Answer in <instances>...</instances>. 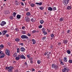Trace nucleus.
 Masks as SVG:
<instances>
[{"label": "nucleus", "instance_id": "1", "mask_svg": "<svg viewBox=\"0 0 72 72\" xmlns=\"http://www.w3.org/2000/svg\"><path fill=\"white\" fill-rule=\"evenodd\" d=\"M64 68L62 69V72H68L69 71V69L66 65H64Z\"/></svg>", "mask_w": 72, "mask_h": 72}, {"label": "nucleus", "instance_id": "2", "mask_svg": "<svg viewBox=\"0 0 72 72\" xmlns=\"http://www.w3.org/2000/svg\"><path fill=\"white\" fill-rule=\"evenodd\" d=\"M51 67L52 68H54V69H55V70H58V69L59 67L55 65V64L53 63L51 64Z\"/></svg>", "mask_w": 72, "mask_h": 72}, {"label": "nucleus", "instance_id": "3", "mask_svg": "<svg viewBox=\"0 0 72 72\" xmlns=\"http://www.w3.org/2000/svg\"><path fill=\"white\" fill-rule=\"evenodd\" d=\"M69 0H63L62 3L64 5H67L68 4Z\"/></svg>", "mask_w": 72, "mask_h": 72}, {"label": "nucleus", "instance_id": "4", "mask_svg": "<svg viewBox=\"0 0 72 72\" xmlns=\"http://www.w3.org/2000/svg\"><path fill=\"white\" fill-rule=\"evenodd\" d=\"M5 53L7 55L10 56V50L9 49H6L5 50Z\"/></svg>", "mask_w": 72, "mask_h": 72}, {"label": "nucleus", "instance_id": "5", "mask_svg": "<svg viewBox=\"0 0 72 72\" xmlns=\"http://www.w3.org/2000/svg\"><path fill=\"white\" fill-rule=\"evenodd\" d=\"M21 38L22 39H26L28 40V37L26 35H23L21 36Z\"/></svg>", "mask_w": 72, "mask_h": 72}, {"label": "nucleus", "instance_id": "6", "mask_svg": "<svg viewBox=\"0 0 72 72\" xmlns=\"http://www.w3.org/2000/svg\"><path fill=\"white\" fill-rule=\"evenodd\" d=\"M6 22L3 21L2 22H1L0 24V25L1 26H4V25L6 24Z\"/></svg>", "mask_w": 72, "mask_h": 72}, {"label": "nucleus", "instance_id": "7", "mask_svg": "<svg viewBox=\"0 0 72 72\" xmlns=\"http://www.w3.org/2000/svg\"><path fill=\"white\" fill-rule=\"evenodd\" d=\"M19 57H20V59H26V57H25L24 55L23 54L21 55H19Z\"/></svg>", "mask_w": 72, "mask_h": 72}, {"label": "nucleus", "instance_id": "8", "mask_svg": "<svg viewBox=\"0 0 72 72\" xmlns=\"http://www.w3.org/2000/svg\"><path fill=\"white\" fill-rule=\"evenodd\" d=\"M7 30H4L2 32V35L4 36V35H5L6 34V33H7Z\"/></svg>", "mask_w": 72, "mask_h": 72}, {"label": "nucleus", "instance_id": "9", "mask_svg": "<svg viewBox=\"0 0 72 72\" xmlns=\"http://www.w3.org/2000/svg\"><path fill=\"white\" fill-rule=\"evenodd\" d=\"M13 69V66L9 67V70H8V72H12V69Z\"/></svg>", "mask_w": 72, "mask_h": 72}, {"label": "nucleus", "instance_id": "10", "mask_svg": "<svg viewBox=\"0 0 72 72\" xmlns=\"http://www.w3.org/2000/svg\"><path fill=\"white\" fill-rule=\"evenodd\" d=\"M32 42H33L32 44L33 45H35V44L36 43V41L34 39H32Z\"/></svg>", "mask_w": 72, "mask_h": 72}, {"label": "nucleus", "instance_id": "11", "mask_svg": "<svg viewBox=\"0 0 72 72\" xmlns=\"http://www.w3.org/2000/svg\"><path fill=\"white\" fill-rule=\"evenodd\" d=\"M20 50H21V51H24V50H25V48H24L23 47H21L20 48Z\"/></svg>", "mask_w": 72, "mask_h": 72}, {"label": "nucleus", "instance_id": "12", "mask_svg": "<svg viewBox=\"0 0 72 72\" xmlns=\"http://www.w3.org/2000/svg\"><path fill=\"white\" fill-rule=\"evenodd\" d=\"M48 10L50 11H52L53 10V8L51 7H49L48 8Z\"/></svg>", "mask_w": 72, "mask_h": 72}, {"label": "nucleus", "instance_id": "13", "mask_svg": "<svg viewBox=\"0 0 72 72\" xmlns=\"http://www.w3.org/2000/svg\"><path fill=\"white\" fill-rule=\"evenodd\" d=\"M19 55H18V56L17 57H16L15 58V59L17 60H19V59H21L19 57Z\"/></svg>", "mask_w": 72, "mask_h": 72}, {"label": "nucleus", "instance_id": "14", "mask_svg": "<svg viewBox=\"0 0 72 72\" xmlns=\"http://www.w3.org/2000/svg\"><path fill=\"white\" fill-rule=\"evenodd\" d=\"M42 4V2H40V3H36L35 4L36 5H41Z\"/></svg>", "mask_w": 72, "mask_h": 72}, {"label": "nucleus", "instance_id": "15", "mask_svg": "<svg viewBox=\"0 0 72 72\" xmlns=\"http://www.w3.org/2000/svg\"><path fill=\"white\" fill-rule=\"evenodd\" d=\"M63 60L64 62H67V58L66 57H65L64 58Z\"/></svg>", "mask_w": 72, "mask_h": 72}, {"label": "nucleus", "instance_id": "16", "mask_svg": "<svg viewBox=\"0 0 72 72\" xmlns=\"http://www.w3.org/2000/svg\"><path fill=\"white\" fill-rule=\"evenodd\" d=\"M21 15H20L18 14L17 16V19H20Z\"/></svg>", "mask_w": 72, "mask_h": 72}, {"label": "nucleus", "instance_id": "17", "mask_svg": "<svg viewBox=\"0 0 72 72\" xmlns=\"http://www.w3.org/2000/svg\"><path fill=\"white\" fill-rule=\"evenodd\" d=\"M25 20L26 22H29V21H30V19L28 17H26L25 18Z\"/></svg>", "mask_w": 72, "mask_h": 72}, {"label": "nucleus", "instance_id": "18", "mask_svg": "<svg viewBox=\"0 0 72 72\" xmlns=\"http://www.w3.org/2000/svg\"><path fill=\"white\" fill-rule=\"evenodd\" d=\"M5 14H9L10 12L8 10L7 11H5L4 12Z\"/></svg>", "mask_w": 72, "mask_h": 72}, {"label": "nucleus", "instance_id": "19", "mask_svg": "<svg viewBox=\"0 0 72 72\" xmlns=\"http://www.w3.org/2000/svg\"><path fill=\"white\" fill-rule=\"evenodd\" d=\"M68 42V41H67V40L66 39L64 40V41H63V42L65 44H66Z\"/></svg>", "mask_w": 72, "mask_h": 72}, {"label": "nucleus", "instance_id": "20", "mask_svg": "<svg viewBox=\"0 0 72 72\" xmlns=\"http://www.w3.org/2000/svg\"><path fill=\"white\" fill-rule=\"evenodd\" d=\"M66 52L68 54H71V51L69 50H68L66 51Z\"/></svg>", "mask_w": 72, "mask_h": 72}, {"label": "nucleus", "instance_id": "21", "mask_svg": "<svg viewBox=\"0 0 72 72\" xmlns=\"http://www.w3.org/2000/svg\"><path fill=\"white\" fill-rule=\"evenodd\" d=\"M31 15V13H30V12H28L26 14V15H27V16H30V15Z\"/></svg>", "mask_w": 72, "mask_h": 72}, {"label": "nucleus", "instance_id": "22", "mask_svg": "<svg viewBox=\"0 0 72 72\" xmlns=\"http://www.w3.org/2000/svg\"><path fill=\"white\" fill-rule=\"evenodd\" d=\"M59 20L60 21L63 22V17H61L60 19Z\"/></svg>", "mask_w": 72, "mask_h": 72}, {"label": "nucleus", "instance_id": "23", "mask_svg": "<svg viewBox=\"0 0 72 72\" xmlns=\"http://www.w3.org/2000/svg\"><path fill=\"white\" fill-rule=\"evenodd\" d=\"M67 9L68 10H70V9H71V6H68L67 7Z\"/></svg>", "mask_w": 72, "mask_h": 72}, {"label": "nucleus", "instance_id": "24", "mask_svg": "<svg viewBox=\"0 0 72 72\" xmlns=\"http://www.w3.org/2000/svg\"><path fill=\"white\" fill-rule=\"evenodd\" d=\"M20 40L18 38H16L15 39V41H17V42H19Z\"/></svg>", "mask_w": 72, "mask_h": 72}, {"label": "nucleus", "instance_id": "25", "mask_svg": "<svg viewBox=\"0 0 72 72\" xmlns=\"http://www.w3.org/2000/svg\"><path fill=\"white\" fill-rule=\"evenodd\" d=\"M44 22V20H42L40 21V23L41 24H43Z\"/></svg>", "mask_w": 72, "mask_h": 72}, {"label": "nucleus", "instance_id": "26", "mask_svg": "<svg viewBox=\"0 0 72 72\" xmlns=\"http://www.w3.org/2000/svg\"><path fill=\"white\" fill-rule=\"evenodd\" d=\"M13 14L14 17H15L16 14H17V13L15 12H14L13 13Z\"/></svg>", "mask_w": 72, "mask_h": 72}, {"label": "nucleus", "instance_id": "27", "mask_svg": "<svg viewBox=\"0 0 72 72\" xmlns=\"http://www.w3.org/2000/svg\"><path fill=\"white\" fill-rule=\"evenodd\" d=\"M13 55L14 57H16L17 56V54L16 53H15L13 54Z\"/></svg>", "mask_w": 72, "mask_h": 72}, {"label": "nucleus", "instance_id": "28", "mask_svg": "<svg viewBox=\"0 0 72 72\" xmlns=\"http://www.w3.org/2000/svg\"><path fill=\"white\" fill-rule=\"evenodd\" d=\"M39 9L40 10H44V7L43 6H42L40 7Z\"/></svg>", "mask_w": 72, "mask_h": 72}, {"label": "nucleus", "instance_id": "29", "mask_svg": "<svg viewBox=\"0 0 72 72\" xmlns=\"http://www.w3.org/2000/svg\"><path fill=\"white\" fill-rule=\"evenodd\" d=\"M3 55L1 56V58H4V57H5V54H2Z\"/></svg>", "mask_w": 72, "mask_h": 72}, {"label": "nucleus", "instance_id": "30", "mask_svg": "<svg viewBox=\"0 0 72 72\" xmlns=\"http://www.w3.org/2000/svg\"><path fill=\"white\" fill-rule=\"evenodd\" d=\"M43 33H44V35H47V32H45V31H43L42 32Z\"/></svg>", "mask_w": 72, "mask_h": 72}, {"label": "nucleus", "instance_id": "31", "mask_svg": "<svg viewBox=\"0 0 72 72\" xmlns=\"http://www.w3.org/2000/svg\"><path fill=\"white\" fill-rule=\"evenodd\" d=\"M52 9V10L53 11H55V10H57V8H56V7H54Z\"/></svg>", "mask_w": 72, "mask_h": 72}, {"label": "nucleus", "instance_id": "32", "mask_svg": "<svg viewBox=\"0 0 72 72\" xmlns=\"http://www.w3.org/2000/svg\"><path fill=\"white\" fill-rule=\"evenodd\" d=\"M41 63V61L39 60H38L37 61V63L38 64H40Z\"/></svg>", "mask_w": 72, "mask_h": 72}, {"label": "nucleus", "instance_id": "33", "mask_svg": "<svg viewBox=\"0 0 72 72\" xmlns=\"http://www.w3.org/2000/svg\"><path fill=\"white\" fill-rule=\"evenodd\" d=\"M30 6L32 7H34L35 6V4L32 3L31 4Z\"/></svg>", "mask_w": 72, "mask_h": 72}, {"label": "nucleus", "instance_id": "34", "mask_svg": "<svg viewBox=\"0 0 72 72\" xmlns=\"http://www.w3.org/2000/svg\"><path fill=\"white\" fill-rule=\"evenodd\" d=\"M68 62L69 63H72V60L69 59Z\"/></svg>", "mask_w": 72, "mask_h": 72}, {"label": "nucleus", "instance_id": "35", "mask_svg": "<svg viewBox=\"0 0 72 72\" xmlns=\"http://www.w3.org/2000/svg\"><path fill=\"white\" fill-rule=\"evenodd\" d=\"M60 64L61 65H63L64 64V63L62 61V60H60Z\"/></svg>", "mask_w": 72, "mask_h": 72}, {"label": "nucleus", "instance_id": "36", "mask_svg": "<svg viewBox=\"0 0 72 72\" xmlns=\"http://www.w3.org/2000/svg\"><path fill=\"white\" fill-rule=\"evenodd\" d=\"M50 36L51 37H54V35L53 33H52L51 34Z\"/></svg>", "mask_w": 72, "mask_h": 72}, {"label": "nucleus", "instance_id": "37", "mask_svg": "<svg viewBox=\"0 0 72 72\" xmlns=\"http://www.w3.org/2000/svg\"><path fill=\"white\" fill-rule=\"evenodd\" d=\"M0 46L1 48H4V46L3 44H1Z\"/></svg>", "mask_w": 72, "mask_h": 72}, {"label": "nucleus", "instance_id": "38", "mask_svg": "<svg viewBox=\"0 0 72 72\" xmlns=\"http://www.w3.org/2000/svg\"><path fill=\"white\" fill-rule=\"evenodd\" d=\"M15 3L16 4H17V5H18V4H19V2H18L17 1H15Z\"/></svg>", "mask_w": 72, "mask_h": 72}, {"label": "nucleus", "instance_id": "39", "mask_svg": "<svg viewBox=\"0 0 72 72\" xmlns=\"http://www.w3.org/2000/svg\"><path fill=\"white\" fill-rule=\"evenodd\" d=\"M46 39V37H43L42 38V41H44V40H45V39Z\"/></svg>", "mask_w": 72, "mask_h": 72}, {"label": "nucleus", "instance_id": "40", "mask_svg": "<svg viewBox=\"0 0 72 72\" xmlns=\"http://www.w3.org/2000/svg\"><path fill=\"white\" fill-rule=\"evenodd\" d=\"M42 27V26L41 25H40L39 26V28H41Z\"/></svg>", "mask_w": 72, "mask_h": 72}, {"label": "nucleus", "instance_id": "41", "mask_svg": "<svg viewBox=\"0 0 72 72\" xmlns=\"http://www.w3.org/2000/svg\"><path fill=\"white\" fill-rule=\"evenodd\" d=\"M3 53H4V52H3V51H1L0 52V54L1 55H3V54H4Z\"/></svg>", "mask_w": 72, "mask_h": 72}, {"label": "nucleus", "instance_id": "42", "mask_svg": "<svg viewBox=\"0 0 72 72\" xmlns=\"http://www.w3.org/2000/svg\"><path fill=\"white\" fill-rule=\"evenodd\" d=\"M5 36L7 37H9V35L8 34H6L5 35Z\"/></svg>", "mask_w": 72, "mask_h": 72}, {"label": "nucleus", "instance_id": "43", "mask_svg": "<svg viewBox=\"0 0 72 72\" xmlns=\"http://www.w3.org/2000/svg\"><path fill=\"white\" fill-rule=\"evenodd\" d=\"M27 57L28 58H30V55L29 54H28L27 55Z\"/></svg>", "mask_w": 72, "mask_h": 72}, {"label": "nucleus", "instance_id": "44", "mask_svg": "<svg viewBox=\"0 0 72 72\" xmlns=\"http://www.w3.org/2000/svg\"><path fill=\"white\" fill-rule=\"evenodd\" d=\"M42 31H46V29L45 28H43L42 29Z\"/></svg>", "mask_w": 72, "mask_h": 72}, {"label": "nucleus", "instance_id": "45", "mask_svg": "<svg viewBox=\"0 0 72 72\" xmlns=\"http://www.w3.org/2000/svg\"><path fill=\"white\" fill-rule=\"evenodd\" d=\"M19 48H17V53H19Z\"/></svg>", "mask_w": 72, "mask_h": 72}, {"label": "nucleus", "instance_id": "46", "mask_svg": "<svg viewBox=\"0 0 72 72\" xmlns=\"http://www.w3.org/2000/svg\"><path fill=\"white\" fill-rule=\"evenodd\" d=\"M10 19L12 20L13 19V17L12 16H11L10 17Z\"/></svg>", "mask_w": 72, "mask_h": 72}, {"label": "nucleus", "instance_id": "47", "mask_svg": "<svg viewBox=\"0 0 72 72\" xmlns=\"http://www.w3.org/2000/svg\"><path fill=\"white\" fill-rule=\"evenodd\" d=\"M28 36H30L31 35V34L30 33H28L27 34Z\"/></svg>", "mask_w": 72, "mask_h": 72}, {"label": "nucleus", "instance_id": "48", "mask_svg": "<svg viewBox=\"0 0 72 72\" xmlns=\"http://www.w3.org/2000/svg\"><path fill=\"white\" fill-rule=\"evenodd\" d=\"M36 32V30H33L32 32V33H35Z\"/></svg>", "mask_w": 72, "mask_h": 72}, {"label": "nucleus", "instance_id": "49", "mask_svg": "<svg viewBox=\"0 0 72 72\" xmlns=\"http://www.w3.org/2000/svg\"><path fill=\"white\" fill-rule=\"evenodd\" d=\"M31 21L32 22H35V21L33 20V18H32L31 19Z\"/></svg>", "mask_w": 72, "mask_h": 72}, {"label": "nucleus", "instance_id": "50", "mask_svg": "<svg viewBox=\"0 0 72 72\" xmlns=\"http://www.w3.org/2000/svg\"><path fill=\"white\" fill-rule=\"evenodd\" d=\"M24 44L23 43H20V45H21V46H23V45Z\"/></svg>", "mask_w": 72, "mask_h": 72}, {"label": "nucleus", "instance_id": "51", "mask_svg": "<svg viewBox=\"0 0 72 72\" xmlns=\"http://www.w3.org/2000/svg\"><path fill=\"white\" fill-rule=\"evenodd\" d=\"M30 62L31 63H32H32H33V61H32V60H30Z\"/></svg>", "mask_w": 72, "mask_h": 72}, {"label": "nucleus", "instance_id": "52", "mask_svg": "<svg viewBox=\"0 0 72 72\" xmlns=\"http://www.w3.org/2000/svg\"><path fill=\"white\" fill-rule=\"evenodd\" d=\"M6 69H9V67H6Z\"/></svg>", "mask_w": 72, "mask_h": 72}, {"label": "nucleus", "instance_id": "53", "mask_svg": "<svg viewBox=\"0 0 72 72\" xmlns=\"http://www.w3.org/2000/svg\"><path fill=\"white\" fill-rule=\"evenodd\" d=\"M22 34H26V32L24 31H23L22 32Z\"/></svg>", "mask_w": 72, "mask_h": 72}, {"label": "nucleus", "instance_id": "54", "mask_svg": "<svg viewBox=\"0 0 72 72\" xmlns=\"http://www.w3.org/2000/svg\"><path fill=\"white\" fill-rule=\"evenodd\" d=\"M70 32V30H68L67 31V33H69Z\"/></svg>", "mask_w": 72, "mask_h": 72}, {"label": "nucleus", "instance_id": "55", "mask_svg": "<svg viewBox=\"0 0 72 72\" xmlns=\"http://www.w3.org/2000/svg\"><path fill=\"white\" fill-rule=\"evenodd\" d=\"M15 31H19V29L18 28H16L15 29Z\"/></svg>", "mask_w": 72, "mask_h": 72}, {"label": "nucleus", "instance_id": "56", "mask_svg": "<svg viewBox=\"0 0 72 72\" xmlns=\"http://www.w3.org/2000/svg\"><path fill=\"white\" fill-rule=\"evenodd\" d=\"M24 65L25 66H27V63L26 62H25Z\"/></svg>", "mask_w": 72, "mask_h": 72}, {"label": "nucleus", "instance_id": "57", "mask_svg": "<svg viewBox=\"0 0 72 72\" xmlns=\"http://www.w3.org/2000/svg\"><path fill=\"white\" fill-rule=\"evenodd\" d=\"M47 54H48V53H47L46 52H45V53L44 54V55H45L46 56V55H47Z\"/></svg>", "mask_w": 72, "mask_h": 72}, {"label": "nucleus", "instance_id": "58", "mask_svg": "<svg viewBox=\"0 0 72 72\" xmlns=\"http://www.w3.org/2000/svg\"><path fill=\"white\" fill-rule=\"evenodd\" d=\"M25 28V27L24 26H22V30H24Z\"/></svg>", "mask_w": 72, "mask_h": 72}, {"label": "nucleus", "instance_id": "59", "mask_svg": "<svg viewBox=\"0 0 72 72\" xmlns=\"http://www.w3.org/2000/svg\"><path fill=\"white\" fill-rule=\"evenodd\" d=\"M21 5H22V6L24 5V4H23V3L21 2Z\"/></svg>", "mask_w": 72, "mask_h": 72}, {"label": "nucleus", "instance_id": "60", "mask_svg": "<svg viewBox=\"0 0 72 72\" xmlns=\"http://www.w3.org/2000/svg\"><path fill=\"white\" fill-rule=\"evenodd\" d=\"M61 45V42L58 43V46H60Z\"/></svg>", "mask_w": 72, "mask_h": 72}, {"label": "nucleus", "instance_id": "61", "mask_svg": "<svg viewBox=\"0 0 72 72\" xmlns=\"http://www.w3.org/2000/svg\"><path fill=\"white\" fill-rule=\"evenodd\" d=\"M47 56H48V57H47L48 58V57H49V56H50V54H47Z\"/></svg>", "mask_w": 72, "mask_h": 72}, {"label": "nucleus", "instance_id": "62", "mask_svg": "<svg viewBox=\"0 0 72 72\" xmlns=\"http://www.w3.org/2000/svg\"><path fill=\"white\" fill-rule=\"evenodd\" d=\"M8 45H10V42H8L7 43Z\"/></svg>", "mask_w": 72, "mask_h": 72}, {"label": "nucleus", "instance_id": "63", "mask_svg": "<svg viewBox=\"0 0 72 72\" xmlns=\"http://www.w3.org/2000/svg\"><path fill=\"white\" fill-rule=\"evenodd\" d=\"M15 72H18V69H16L15 71Z\"/></svg>", "mask_w": 72, "mask_h": 72}, {"label": "nucleus", "instance_id": "64", "mask_svg": "<svg viewBox=\"0 0 72 72\" xmlns=\"http://www.w3.org/2000/svg\"><path fill=\"white\" fill-rule=\"evenodd\" d=\"M33 59V58H32V57H31L30 58V60H32Z\"/></svg>", "mask_w": 72, "mask_h": 72}]
</instances>
